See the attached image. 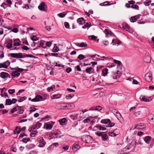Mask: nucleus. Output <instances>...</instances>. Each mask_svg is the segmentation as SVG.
I'll return each mask as SVG.
<instances>
[{"instance_id":"f257e3e1","label":"nucleus","mask_w":154,"mask_h":154,"mask_svg":"<svg viewBox=\"0 0 154 154\" xmlns=\"http://www.w3.org/2000/svg\"><path fill=\"white\" fill-rule=\"evenodd\" d=\"M57 106H60V109H72L75 107L73 103H63L58 104Z\"/></svg>"},{"instance_id":"f03ea898","label":"nucleus","mask_w":154,"mask_h":154,"mask_svg":"<svg viewBox=\"0 0 154 154\" xmlns=\"http://www.w3.org/2000/svg\"><path fill=\"white\" fill-rule=\"evenodd\" d=\"M128 3H126L125 4V6L127 8H131L136 10L139 9V6L137 5H135V2L134 1H128Z\"/></svg>"},{"instance_id":"7ed1b4c3","label":"nucleus","mask_w":154,"mask_h":154,"mask_svg":"<svg viewBox=\"0 0 154 154\" xmlns=\"http://www.w3.org/2000/svg\"><path fill=\"white\" fill-rule=\"evenodd\" d=\"M146 127V125L143 123H140L134 125L132 127V129H143Z\"/></svg>"},{"instance_id":"20e7f679","label":"nucleus","mask_w":154,"mask_h":154,"mask_svg":"<svg viewBox=\"0 0 154 154\" xmlns=\"http://www.w3.org/2000/svg\"><path fill=\"white\" fill-rule=\"evenodd\" d=\"M101 122L105 124H107L105 126V127H111L115 125V124L114 123L110 122V120L109 119L102 120L101 121Z\"/></svg>"},{"instance_id":"39448f33","label":"nucleus","mask_w":154,"mask_h":154,"mask_svg":"<svg viewBox=\"0 0 154 154\" xmlns=\"http://www.w3.org/2000/svg\"><path fill=\"white\" fill-rule=\"evenodd\" d=\"M91 136L88 135H83L81 139L82 141L87 143H89L91 142Z\"/></svg>"},{"instance_id":"423d86ee","label":"nucleus","mask_w":154,"mask_h":154,"mask_svg":"<svg viewBox=\"0 0 154 154\" xmlns=\"http://www.w3.org/2000/svg\"><path fill=\"white\" fill-rule=\"evenodd\" d=\"M39 144L38 146L40 147H44L45 146L46 142L42 137L39 138Z\"/></svg>"},{"instance_id":"0eeeda50","label":"nucleus","mask_w":154,"mask_h":154,"mask_svg":"<svg viewBox=\"0 0 154 154\" xmlns=\"http://www.w3.org/2000/svg\"><path fill=\"white\" fill-rule=\"evenodd\" d=\"M10 55L11 57L14 58H21L23 57L22 54L21 53H11Z\"/></svg>"},{"instance_id":"6e6552de","label":"nucleus","mask_w":154,"mask_h":154,"mask_svg":"<svg viewBox=\"0 0 154 154\" xmlns=\"http://www.w3.org/2000/svg\"><path fill=\"white\" fill-rule=\"evenodd\" d=\"M144 77L145 80L147 82H150L151 81L152 77L150 73H146Z\"/></svg>"},{"instance_id":"1a4fd4ad","label":"nucleus","mask_w":154,"mask_h":154,"mask_svg":"<svg viewBox=\"0 0 154 154\" xmlns=\"http://www.w3.org/2000/svg\"><path fill=\"white\" fill-rule=\"evenodd\" d=\"M47 7L45 3L44 2H41L38 7V9L40 11H45V8Z\"/></svg>"},{"instance_id":"9d476101","label":"nucleus","mask_w":154,"mask_h":154,"mask_svg":"<svg viewBox=\"0 0 154 154\" xmlns=\"http://www.w3.org/2000/svg\"><path fill=\"white\" fill-rule=\"evenodd\" d=\"M10 62L8 61L4 62L3 63H0V68H7L8 65L10 64Z\"/></svg>"},{"instance_id":"9b49d317","label":"nucleus","mask_w":154,"mask_h":154,"mask_svg":"<svg viewBox=\"0 0 154 154\" xmlns=\"http://www.w3.org/2000/svg\"><path fill=\"white\" fill-rule=\"evenodd\" d=\"M141 16V15L139 14L134 16L132 17L130 19V20L131 22L134 23L136 22L137 20L139 19Z\"/></svg>"},{"instance_id":"f8f14e48","label":"nucleus","mask_w":154,"mask_h":154,"mask_svg":"<svg viewBox=\"0 0 154 154\" xmlns=\"http://www.w3.org/2000/svg\"><path fill=\"white\" fill-rule=\"evenodd\" d=\"M59 133L57 132H54L52 133V135L54 137H55L57 138H59L63 136V135H60V131H59Z\"/></svg>"},{"instance_id":"ddd939ff","label":"nucleus","mask_w":154,"mask_h":154,"mask_svg":"<svg viewBox=\"0 0 154 154\" xmlns=\"http://www.w3.org/2000/svg\"><path fill=\"white\" fill-rule=\"evenodd\" d=\"M59 122L61 125H65L67 123V120L65 118H63L59 120Z\"/></svg>"},{"instance_id":"4468645a","label":"nucleus","mask_w":154,"mask_h":154,"mask_svg":"<svg viewBox=\"0 0 154 154\" xmlns=\"http://www.w3.org/2000/svg\"><path fill=\"white\" fill-rule=\"evenodd\" d=\"M13 41L12 39H10L9 40V42L7 43L6 47L8 49H10L12 48Z\"/></svg>"},{"instance_id":"2eb2a0df","label":"nucleus","mask_w":154,"mask_h":154,"mask_svg":"<svg viewBox=\"0 0 154 154\" xmlns=\"http://www.w3.org/2000/svg\"><path fill=\"white\" fill-rule=\"evenodd\" d=\"M75 44L77 46L80 47H85L87 46V44L84 42H82L81 43H75Z\"/></svg>"},{"instance_id":"dca6fc26","label":"nucleus","mask_w":154,"mask_h":154,"mask_svg":"<svg viewBox=\"0 0 154 154\" xmlns=\"http://www.w3.org/2000/svg\"><path fill=\"white\" fill-rule=\"evenodd\" d=\"M112 43H113L112 45H115L116 44L120 45L121 43V42L117 39H112L111 44Z\"/></svg>"},{"instance_id":"f3484780","label":"nucleus","mask_w":154,"mask_h":154,"mask_svg":"<svg viewBox=\"0 0 154 154\" xmlns=\"http://www.w3.org/2000/svg\"><path fill=\"white\" fill-rule=\"evenodd\" d=\"M139 99L141 101L144 102H148L149 101V100L148 99H147L145 96L143 95L140 96L139 97Z\"/></svg>"},{"instance_id":"a211bd4d","label":"nucleus","mask_w":154,"mask_h":154,"mask_svg":"<svg viewBox=\"0 0 154 154\" xmlns=\"http://www.w3.org/2000/svg\"><path fill=\"white\" fill-rule=\"evenodd\" d=\"M8 75V74L6 72H2L0 73V77L3 79L7 77Z\"/></svg>"},{"instance_id":"6ab92c4d","label":"nucleus","mask_w":154,"mask_h":154,"mask_svg":"<svg viewBox=\"0 0 154 154\" xmlns=\"http://www.w3.org/2000/svg\"><path fill=\"white\" fill-rule=\"evenodd\" d=\"M20 75V74L16 70L14 71L11 73V75L13 78H14L15 77H18Z\"/></svg>"},{"instance_id":"aec40b11","label":"nucleus","mask_w":154,"mask_h":154,"mask_svg":"<svg viewBox=\"0 0 154 154\" xmlns=\"http://www.w3.org/2000/svg\"><path fill=\"white\" fill-rule=\"evenodd\" d=\"M11 70L13 71H14V70H15L16 71L19 72H22L23 70L24 69L19 68L18 66H17L15 68H11Z\"/></svg>"},{"instance_id":"412c9836","label":"nucleus","mask_w":154,"mask_h":154,"mask_svg":"<svg viewBox=\"0 0 154 154\" xmlns=\"http://www.w3.org/2000/svg\"><path fill=\"white\" fill-rule=\"evenodd\" d=\"M84 20L83 17L79 18L77 20V22L80 25H82L85 22Z\"/></svg>"},{"instance_id":"4be33fe9","label":"nucleus","mask_w":154,"mask_h":154,"mask_svg":"<svg viewBox=\"0 0 154 154\" xmlns=\"http://www.w3.org/2000/svg\"><path fill=\"white\" fill-rule=\"evenodd\" d=\"M80 148V146L78 144H74L72 147V149L74 151H76Z\"/></svg>"},{"instance_id":"5701e85b","label":"nucleus","mask_w":154,"mask_h":154,"mask_svg":"<svg viewBox=\"0 0 154 154\" xmlns=\"http://www.w3.org/2000/svg\"><path fill=\"white\" fill-rule=\"evenodd\" d=\"M139 144H140L141 145L142 144L141 143L139 142H139H137L135 141H133L130 145H133V147L132 148V149H134V148L135 147V146L137 145H138Z\"/></svg>"},{"instance_id":"b1692460","label":"nucleus","mask_w":154,"mask_h":154,"mask_svg":"<svg viewBox=\"0 0 154 154\" xmlns=\"http://www.w3.org/2000/svg\"><path fill=\"white\" fill-rule=\"evenodd\" d=\"M148 119L151 122H154V115L150 114L148 116Z\"/></svg>"},{"instance_id":"393cba45","label":"nucleus","mask_w":154,"mask_h":154,"mask_svg":"<svg viewBox=\"0 0 154 154\" xmlns=\"http://www.w3.org/2000/svg\"><path fill=\"white\" fill-rule=\"evenodd\" d=\"M61 97V94H55L54 95H53L52 97H51V99H59Z\"/></svg>"},{"instance_id":"a878e982","label":"nucleus","mask_w":154,"mask_h":154,"mask_svg":"<svg viewBox=\"0 0 154 154\" xmlns=\"http://www.w3.org/2000/svg\"><path fill=\"white\" fill-rule=\"evenodd\" d=\"M151 139V137L149 136H147L145 137L144 138V140L146 143H149Z\"/></svg>"},{"instance_id":"bb28decb","label":"nucleus","mask_w":154,"mask_h":154,"mask_svg":"<svg viewBox=\"0 0 154 154\" xmlns=\"http://www.w3.org/2000/svg\"><path fill=\"white\" fill-rule=\"evenodd\" d=\"M119 71H118L117 73L112 72V73L111 77L113 79H117V74H118V72Z\"/></svg>"},{"instance_id":"cd10ccee","label":"nucleus","mask_w":154,"mask_h":154,"mask_svg":"<svg viewBox=\"0 0 154 154\" xmlns=\"http://www.w3.org/2000/svg\"><path fill=\"white\" fill-rule=\"evenodd\" d=\"M35 147V145L33 144H30L27 145L26 146V147L28 150H30L34 148Z\"/></svg>"},{"instance_id":"c85d7f7f","label":"nucleus","mask_w":154,"mask_h":154,"mask_svg":"<svg viewBox=\"0 0 154 154\" xmlns=\"http://www.w3.org/2000/svg\"><path fill=\"white\" fill-rule=\"evenodd\" d=\"M108 69L107 68H105L103 69L102 72V75L103 76H105L108 73Z\"/></svg>"},{"instance_id":"c756f323","label":"nucleus","mask_w":154,"mask_h":154,"mask_svg":"<svg viewBox=\"0 0 154 154\" xmlns=\"http://www.w3.org/2000/svg\"><path fill=\"white\" fill-rule=\"evenodd\" d=\"M1 6L4 9L8 7L10 8L11 7V6H10V5L6 4L4 2L2 3V4L1 5Z\"/></svg>"},{"instance_id":"7c9ffc66","label":"nucleus","mask_w":154,"mask_h":154,"mask_svg":"<svg viewBox=\"0 0 154 154\" xmlns=\"http://www.w3.org/2000/svg\"><path fill=\"white\" fill-rule=\"evenodd\" d=\"M123 27L124 29L125 30L127 31H130L131 29L130 28L128 25L127 24L123 25Z\"/></svg>"},{"instance_id":"2f4dec72","label":"nucleus","mask_w":154,"mask_h":154,"mask_svg":"<svg viewBox=\"0 0 154 154\" xmlns=\"http://www.w3.org/2000/svg\"><path fill=\"white\" fill-rule=\"evenodd\" d=\"M86 117V116L84 114H82V113H80V116L78 118V120L79 121H80Z\"/></svg>"},{"instance_id":"473e14b6","label":"nucleus","mask_w":154,"mask_h":154,"mask_svg":"<svg viewBox=\"0 0 154 154\" xmlns=\"http://www.w3.org/2000/svg\"><path fill=\"white\" fill-rule=\"evenodd\" d=\"M79 114H76L74 115H70V117L73 120H75L76 119L78 116Z\"/></svg>"},{"instance_id":"72a5a7b5","label":"nucleus","mask_w":154,"mask_h":154,"mask_svg":"<svg viewBox=\"0 0 154 154\" xmlns=\"http://www.w3.org/2000/svg\"><path fill=\"white\" fill-rule=\"evenodd\" d=\"M20 127L18 126H17L16 127V128L14 131V134L16 133L19 134L20 133Z\"/></svg>"},{"instance_id":"f704fd0d","label":"nucleus","mask_w":154,"mask_h":154,"mask_svg":"<svg viewBox=\"0 0 154 154\" xmlns=\"http://www.w3.org/2000/svg\"><path fill=\"white\" fill-rule=\"evenodd\" d=\"M38 134V132L36 131H34L30 134V136L32 137H35Z\"/></svg>"},{"instance_id":"c9c22d12","label":"nucleus","mask_w":154,"mask_h":154,"mask_svg":"<svg viewBox=\"0 0 154 154\" xmlns=\"http://www.w3.org/2000/svg\"><path fill=\"white\" fill-rule=\"evenodd\" d=\"M151 2V0H146L143 2V4L145 6H148L150 5Z\"/></svg>"},{"instance_id":"e433bc0d","label":"nucleus","mask_w":154,"mask_h":154,"mask_svg":"<svg viewBox=\"0 0 154 154\" xmlns=\"http://www.w3.org/2000/svg\"><path fill=\"white\" fill-rule=\"evenodd\" d=\"M142 114V112L141 111H138L136 112H135L134 113V115L136 117H137L141 115Z\"/></svg>"},{"instance_id":"4c0bfd02","label":"nucleus","mask_w":154,"mask_h":154,"mask_svg":"<svg viewBox=\"0 0 154 154\" xmlns=\"http://www.w3.org/2000/svg\"><path fill=\"white\" fill-rule=\"evenodd\" d=\"M12 104L11 100L9 99H6V100L5 105H10Z\"/></svg>"},{"instance_id":"58836bf2","label":"nucleus","mask_w":154,"mask_h":154,"mask_svg":"<svg viewBox=\"0 0 154 154\" xmlns=\"http://www.w3.org/2000/svg\"><path fill=\"white\" fill-rule=\"evenodd\" d=\"M29 140L30 138H24L22 139L21 141L23 143H26Z\"/></svg>"},{"instance_id":"ea45409f","label":"nucleus","mask_w":154,"mask_h":154,"mask_svg":"<svg viewBox=\"0 0 154 154\" xmlns=\"http://www.w3.org/2000/svg\"><path fill=\"white\" fill-rule=\"evenodd\" d=\"M92 69L93 68L92 67H88L85 70L86 72L87 73H88L89 74H91V72Z\"/></svg>"},{"instance_id":"a19ab883","label":"nucleus","mask_w":154,"mask_h":154,"mask_svg":"<svg viewBox=\"0 0 154 154\" xmlns=\"http://www.w3.org/2000/svg\"><path fill=\"white\" fill-rule=\"evenodd\" d=\"M104 33H105V34L106 35V36L109 35V34H111L112 33V32H111V31H109L108 29H106L104 31Z\"/></svg>"},{"instance_id":"79ce46f5","label":"nucleus","mask_w":154,"mask_h":154,"mask_svg":"<svg viewBox=\"0 0 154 154\" xmlns=\"http://www.w3.org/2000/svg\"><path fill=\"white\" fill-rule=\"evenodd\" d=\"M115 66V64L114 63H108L107 65V67L110 68Z\"/></svg>"},{"instance_id":"37998d69","label":"nucleus","mask_w":154,"mask_h":154,"mask_svg":"<svg viewBox=\"0 0 154 154\" xmlns=\"http://www.w3.org/2000/svg\"><path fill=\"white\" fill-rule=\"evenodd\" d=\"M35 125L37 129L40 128L42 125L41 123L38 122L36 123Z\"/></svg>"},{"instance_id":"c03bdc74","label":"nucleus","mask_w":154,"mask_h":154,"mask_svg":"<svg viewBox=\"0 0 154 154\" xmlns=\"http://www.w3.org/2000/svg\"><path fill=\"white\" fill-rule=\"evenodd\" d=\"M108 138V136L106 134H104L102 135L101 138L103 140H106Z\"/></svg>"},{"instance_id":"a18cd8bd","label":"nucleus","mask_w":154,"mask_h":154,"mask_svg":"<svg viewBox=\"0 0 154 154\" xmlns=\"http://www.w3.org/2000/svg\"><path fill=\"white\" fill-rule=\"evenodd\" d=\"M91 23H87L82 27V28L84 29H85L86 27L91 26Z\"/></svg>"},{"instance_id":"49530a36","label":"nucleus","mask_w":154,"mask_h":154,"mask_svg":"<svg viewBox=\"0 0 154 154\" xmlns=\"http://www.w3.org/2000/svg\"><path fill=\"white\" fill-rule=\"evenodd\" d=\"M86 57H85V56L82 54H79L78 57V59L80 60H82Z\"/></svg>"},{"instance_id":"de8ad7c7","label":"nucleus","mask_w":154,"mask_h":154,"mask_svg":"<svg viewBox=\"0 0 154 154\" xmlns=\"http://www.w3.org/2000/svg\"><path fill=\"white\" fill-rule=\"evenodd\" d=\"M89 38L91 40H94L95 41L97 38V36H95L94 35H91L89 36Z\"/></svg>"},{"instance_id":"09e8293b","label":"nucleus","mask_w":154,"mask_h":154,"mask_svg":"<svg viewBox=\"0 0 154 154\" xmlns=\"http://www.w3.org/2000/svg\"><path fill=\"white\" fill-rule=\"evenodd\" d=\"M74 96L73 94H69L66 95V97L67 99H69L73 97Z\"/></svg>"},{"instance_id":"8fccbe9b","label":"nucleus","mask_w":154,"mask_h":154,"mask_svg":"<svg viewBox=\"0 0 154 154\" xmlns=\"http://www.w3.org/2000/svg\"><path fill=\"white\" fill-rule=\"evenodd\" d=\"M90 117H91V116H88L87 118L83 120V122L84 123H87L89 122L90 121V120L89 118Z\"/></svg>"},{"instance_id":"3c124183","label":"nucleus","mask_w":154,"mask_h":154,"mask_svg":"<svg viewBox=\"0 0 154 154\" xmlns=\"http://www.w3.org/2000/svg\"><path fill=\"white\" fill-rule=\"evenodd\" d=\"M26 99V97L25 96L21 97L18 100L19 102H21Z\"/></svg>"},{"instance_id":"603ef678","label":"nucleus","mask_w":154,"mask_h":154,"mask_svg":"<svg viewBox=\"0 0 154 154\" xmlns=\"http://www.w3.org/2000/svg\"><path fill=\"white\" fill-rule=\"evenodd\" d=\"M55 86H52L51 87L48 88L47 90L48 91L50 92L51 91H53L54 90V88Z\"/></svg>"},{"instance_id":"864d4df0","label":"nucleus","mask_w":154,"mask_h":154,"mask_svg":"<svg viewBox=\"0 0 154 154\" xmlns=\"http://www.w3.org/2000/svg\"><path fill=\"white\" fill-rule=\"evenodd\" d=\"M59 50V48L57 47H54L53 49V51L54 53L57 52Z\"/></svg>"},{"instance_id":"5fc2aeb1","label":"nucleus","mask_w":154,"mask_h":154,"mask_svg":"<svg viewBox=\"0 0 154 154\" xmlns=\"http://www.w3.org/2000/svg\"><path fill=\"white\" fill-rule=\"evenodd\" d=\"M52 127V126L51 124H47L46 127V129L47 130H50Z\"/></svg>"},{"instance_id":"6e6d98bb","label":"nucleus","mask_w":154,"mask_h":154,"mask_svg":"<svg viewBox=\"0 0 154 154\" xmlns=\"http://www.w3.org/2000/svg\"><path fill=\"white\" fill-rule=\"evenodd\" d=\"M114 63L115 64H117L118 66H120L122 64V63L121 61H118L116 60H114Z\"/></svg>"},{"instance_id":"4d7b16f0","label":"nucleus","mask_w":154,"mask_h":154,"mask_svg":"<svg viewBox=\"0 0 154 154\" xmlns=\"http://www.w3.org/2000/svg\"><path fill=\"white\" fill-rule=\"evenodd\" d=\"M31 39L33 41H36L38 40V38L35 36L33 35L32 36Z\"/></svg>"},{"instance_id":"13d9d810","label":"nucleus","mask_w":154,"mask_h":154,"mask_svg":"<svg viewBox=\"0 0 154 154\" xmlns=\"http://www.w3.org/2000/svg\"><path fill=\"white\" fill-rule=\"evenodd\" d=\"M64 26L66 28L68 29H70L69 25L68 23L66 22H65L64 23Z\"/></svg>"},{"instance_id":"bf43d9fd","label":"nucleus","mask_w":154,"mask_h":154,"mask_svg":"<svg viewBox=\"0 0 154 154\" xmlns=\"http://www.w3.org/2000/svg\"><path fill=\"white\" fill-rule=\"evenodd\" d=\"M109 135L111 137H115L117 135V134L114 132H111L109 133Z\"/></svg>"},{"instance_id":"052dcab7","label":"nucleus","mask_w":154,"mask_h":154,"mask_svg":"<svg viewBox=\"0 0 154 154\" xmlns=\"http://www.w3.org/2000/svg\"><path fill=\"white\" fill-rule=\"evenodd\" d=\"M96 110L98 111H100V110H102V107L100 106H96Z\"/></svg>"},{"instance_id":"680f3d73","label":"nucleus","mask_w":154,"mask_h":154,"mask_svg":"<svg viewBox=\"0 0 154 154\" xmlns=\"http://www.w3.org/2000/svg\"><path fill=\"white\" fill-rule=\"evenodd\" d=\"M103 44L105 46H107L108 45L109 42L107 41L103 40L102 42Z\"/></svg>"},{"instance_id":"e2e57ef3","label":"nucleus","mask_w":154,"mask_h":154,"mask_svg":"<svg viewBox=\"0 0 154 154\" xmlns=\"http://www.w3.org/2000/svg\"><path fill=\"white\" fill-rule=\"evenodd\" d=\"M24 110L23 109H20L17 112V115H18L19 114H22Z\"/></svg>"},{"instance_id":"0e129e2a","label":"nucleus","mask_w":154,"mask_h":154,"mask_svg":"<svg viewBox=\"0 0 154 154\" xmlns=\"http://www.w3.org/2000/svg\"><path fill=\"white\" fill-rule=\"evenodd\" d=\"M31 101L33 102H37L40 101V100H39L38 98H37L36 97L34 98H33L31 100Z\"/></svg>"},{"instance_id":"69168bd1","label":"nucleus","mask_w":154,"mask_h":154,"mask_svg":"<svg viewBox=\"0 0 154 154\" xmlns=\"http://www.w3.org/2000/svg\"><path fill=\"white\" fill-rule=\"evenodd\" d=\"M44 45V43L42 42H40L39 45L38 46V47H42L44 48H46V47H44L43 46Z\"/></svg>"},{"instance_id":"338daca9","label":"nucleus","mask_w":154,"mask_h":154,"mask_svg":"<svg viewBox=\"0 0 154 154\" xmlns=\"http://www.w3.org/2000/svg\"><path fill=\"white\" fill-rule=\"evenodd\" d=\"M98 128H99V129L100 130L105 131L106 130V128L104 127L101 126L99 125V126H98Z\"/></svg>"},{"instance_id":"774afa93","label":"nucleus","mask_w":154,"mask_h":154,"mask_svg":"<svg viewBox=\"0 0 154 154\" xmlns=\"http://www.w3.org/2000/svg\"><path fill=\"white\" fill-rule=\"evenodd\" d=\"M8 91L9 94H11L15 92V90L14 89H9Z\"/></svg>"}]
</instances>
